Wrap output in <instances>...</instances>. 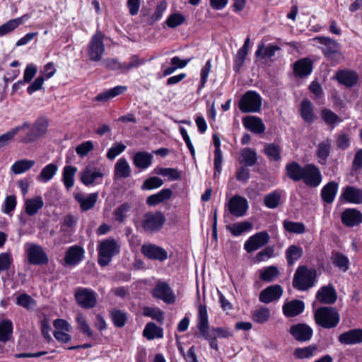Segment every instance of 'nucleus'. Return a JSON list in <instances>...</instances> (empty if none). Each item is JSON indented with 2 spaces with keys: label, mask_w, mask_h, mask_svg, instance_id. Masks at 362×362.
I'll use <instances>...</instances> for the list:
<instances>
[{
  "label": "nucleus",
  "mask_w": 362,
  "mask_h": 362,
  "mask_svg": "<svg viewBox=\"0 0 362 362\" xmlns=\"http://www.w3.org/2000/svg\"><path fill=\"white\" fill-rule=\"evenodd\" d=\"M300 112L301 117L305 122L311 124L315 121L313 106L310 100L305 99L301 101Z\"/></svg>",
  "instance_id": "nucleus-38"
},
{
  "label": "nucleus",
  "mask_w": 362,
  "mask_h": 362,
  "mask_svg": "<svg viewBox=\"0 0 362 362\" xmlns=\"http://www.w3.org/2000/svg\"><path fill=\"white\" fill-rule=\"evenodd\" d=\"M284 227L289 233L302 234L305 232V226L303 223L293 222L290 221H284Z\"/></svg>",
  "instance_id": "nucleus-57"
},
{
  "label": "nucleus",
  "mask_w": 362,
  "mask_h": 362,
  "mask_svg": "<svg viewBox=\"0 0 362 362\" xmlns=\"http://www.w3.org/2000/svg\"><path fill=\"white\" fill-rule=\"evenodd\" d=\"M332 264L340 270L345 272L349 269V260L348 257L339 252H333L331 256Z\"/></svg>",
  "instance_id": "nucleus-42"
},
{
  "label": "nucleus",
  "mask_w": 362,
  "mask_h": 362,
  "mask_svg": "<svg viewBox=\"0 0 362 362\" xmlns=\"http://www.w3.org/2000/svg\"><path fill=\"white\" fill-rule=\"evenodd\" d=\"M30 127V124L28 122H23L21 126H18L11 129L6 133L0 136V148L8 144L9 142L13 139L14 136L17 134L19 131L24 130Z\"/></svg>",
  "instance_id": "nucleus-40"
},
{
  "label": "nucleus",
  "mask_w": 362,
  "mask_h": 362,
  "mask_svg": "<svg viewBox=\"0 0 362 362\" xmlns=\"http://www.w3.org/2000/svg\"><path fill=\"white\" fill-rule=\"evenodd\" d=\"M305 304L300 300H292L284 303L282 310L284 315L287 317H296L303 312Z\"/></svg>",
  "instance_id": "nucleus-22"
},
{
  "label": "nucleus",
  "mask_w": 362,
  "mask_h": 362,
  "mask_svg": "<svg viewBox=\"0 0 362 362\" xmlns=\"http://www.w3.org/2000/svg\"><path fill=\"white\" fill-rule=\"evenodd\" d=\"M263 152L272 162H279L281 159V148L276 144H265Z\"/></svg>",
  "instance_id": "nucleus-36"
},
{
  "label": "nucleus",
  "mask_w": 362,
  "mask_h": 362,
  "mask_svg": "<svg viewBox=\"0 0 362 362\" xmlns=\"http://www.w3.org/2000/svg\"><path fill=\"white\" fill-rule=\"evenodd\" d=\"M105 37L102 31L98 30L91 37L87 50L88 58L91 62L101 61L105 51L103 42Z\"/></svg>",
  "instance_id": "nucleus-7"
},
{
  "label": "nucleus",
  "mask_w": 362,
  "mask_h": 362,
  "mask_svg": "<svg viewBox=\"0 0 362 362\" xmlns=\"http://www.w3.org/2000/svg\"><path fill=\"white\" fill-rule=\"evenodd\" d=\"M26 255L31 264L42 265L49 262V258L43 248L36 244H32L26 249Z\"/></svg>",
  "instance_id": "nucleus-13"
},
{
  "label": "nucleus",
  "mask_w": 362,
  "mask_h": 362,
  "mask_svg": "<svg viewBox=\"0 0 362 362\" xmlns=\"http://www.w3.org/2000/svg\"><path fill=\"white\" fill-rule=\"evenodd\" d=\"M110 316L114 325L117 327H123L127 322V313L118 309H113L110 312Z\"/></svg>",
  "instance_id": "nucleus-52"
},
{
  "label": "nucleus",
  "mask_w": 362,
  "mask_h": 362,
  "mask_svg": "<svg viewBox=\"0 0 362 362\" xmlns=\"http://www.w3.org/2000/svg\"><path fill=\"white\" fill-rule=\"evenodd\" d=\"M35 164V162L33 160H19L13 164L11 166V170L16 175L21 174L32 168Z\"/></svg>",
  "instance_id": "nucleus-45"
},
{
  "label": "nucleus",
  "mask_w": 362,
  "mask_h": 362,
  "mask_svg": "<svg viewBox=\"0 0 362 362\" xmlns=\"http://www.w3.org/2000/svg\"><path fill=\"white\" fill-rule=\"evenodd\" d=\"M245 127L255 134H262L265 131V125L262 119L255 116H247L243 119Z\"/></svg>",
  "instance_id": "nucleus-27"
},
{
  "label": "nucleus",
  "mask_w": 362,
  "mask_h": 362,
  "mask_svg": "<svg viewBox=\"0 0 362 362\" xmlns=\"http://www.w3.org/2000/svg\"><path fill=\"white\" fill-rule=\"evenodd\" d=\"M313 40L321 45L320 47L325 57L334 64H339L344 59L340 44L328 37L318 36Z\"/></svg>",
  "instance_id": "nucleus-2"
},
{
  "label": "nucleus",
  "mask_w": 362,
  "mask_h": 362,
  "mask_svg": "<svg viewBox=\"0 0 362 362\" xmlns=\"http://www.w3.org/2000/svg\"><path fill=\"white\" fill-rule=\"evenodd\" d=\"M103 173L100 171L93 170L90 166L86 167L80 173V180L86 186L91 185L95 180L103 177Z\"/></svg>",
  "instance_id": "nucleus-30"
},
{
  "label": "nucleus",
  "mask_w": 362,
  "mask_h": 362,
  "mask_svg": "<svg viewBox=\"0 0 362 362\" xmlns=\"http://www.w3.org/2000/svg\"><path fill=\"white\" fill-rule=\"evenodd\" d=\"M293 69L300 77L307 76L312 72L313 62L306 58L299 59L294 64Z\"/></svg>",
  "instance_id": "nucleus-35"
},
{
  "label": "nucleus",
  "mask_w": 362,
  "mask_h": 362,
  "mask_svg": "<svg viewBox=\"0 0 362 362\" xmlns=\"http://www.w3.org/2000/svg\"><path fill=\"white\" fill-rule=\"evenodd\" d=\"M270 236L267 231H261L252 235L244 244L245 250L248 252H252L267 245Z\"/></svg>",
  "instance_id": "nucleus-15"
},
{
  "label": "nucleus",
  "mask_w": 362,
  "mask_h": 362,
  "mask_svg": "<svg viewBox=\"0 0 362 362\" xmlns=\"http://www.w3.org/2000/svg\"><path fill=\"white\" fill-rule=\"evenodd\" d=\"M143 315L150 317L158 322L163 320V312L158 308L144 307L143 309Z\"/></svg>",
  "instance_id": "nucleus-61"
},
{
  "label": "nucleus",
  "mask_w": 362,
  "mask_h": 362,
  "mask_svg": "<svg viewBox=\"0 0 362 362\" xmlns=\"http://www.w3.org/2000/svg\"><path fill=\"white\" fill-rule=\"evenodd\" d=\"M98 263L101 267L110 264L112 258L120 252V245L113 238L99 242L98 245Z\"/></svg>",
  "instance_id": "nucleus-1"
},
{
  "label": "nucleus",
  "mask_w": 362,
  "mask_h": 362,
  "mask_svg": "<svg viewBox=\"0 0 362 362\" xmlns=\"http://www.w3.org/2000/svg\"><path fill=\"white\" fill-rule=\"evenodd\" d=\"M262 106V98L255 91L248 90L239 101V109L243 112H259Z\"/></svg>",
  "instance_id": "nucleus-8"
},
{
  "label": "nucleus",
  "mask_w": 362,
  "mask_h": 362,
  "mask_svg": "<svg viewBox=\"0 0 362 362\" xmlns=\"http://www.w3.org/2000/svg\"><path fill=\"white\" fill-rule=\"evenodd\" d=\"M282 293L283 289L280 285H272L262 290L259 298L264 303H269L280 298Z\"/></svg>",
  "instance_id": "nucleus-19"
},
{
  "label": "nucleus",
  "mask_w": 362,
  "mask_h": 362,
  "mask_svg": "<svg viewBox=\"0 0 362 362\" xmlns=\"http://www.w3.org/2000/svg\"><path fill=\"white\" fill-rule=\"evenodd\" d=\"M247 54L248 51L245 49L240 48L238 50L233 66V69L235 72H238L242 68Z\"/></svg>",
  "instance_id": "nucleus-64"
},
{
  "label": "nucleus",
  "mask_w": 362,
  "mask_h": 362,
  "mask_svg": "<svg viewBox=\"0 0 362 362\" xmlns=\"http://www.w3.org/2000/svg\"><path fill=\"white\" fill-rule=\"evenodd\" d=\"M153 297L162 300L167 304H173L176 300V296L169 284L165 281H157L151 291Z\"/></svg>",
  "instance_id": "nucleus-9"
},
{
  "label": "nucleus",
  "mask_w": 362,
  "mask_h": 362,
  "mask_svg": "<svg viewBox=\"0 0 362 362\" xmlns=\"http://www.w3.org/2000/svg\"><path fill=\"white\" fill-rule=\"evenodd\" d=\"M163 184L162 179L158 177H151L146 179L141 185L143 190H151L161 187Z\"/></svg>",
  "instance_id": "nucleus-60"
},
{
  "label": "nucleus",
  "mask_w": 362,
  "mask_h": 362,
  "mask_svg": "<svg viewBox=\"0 0 362 362\" xmlns=\"http://www.w3.org/2000/svg\"><path fill=\"white\" fill-rule=\"evenodd\" d=\"M317 348L316 345H310L304 348H296L294 350L293 356L299 359L308 358L313 355Z\"/></svg>",
  "instance_id": "nucleus-53"
},
{
  "label": "nucleus",
  "mask_w": 362,
  "mask_h": 362,
  "mask_svg": "<svg viewBox=\"0 0 362 362\" xmlns=\"http://www.w3.org/2000/svg\"><path fill=\"white\" fill-rule=\"evenodd\" d=\"M242 162L246 167H252L257 163L256 151L250 148H245L241 152Z\"/></svg>",
  "instance_id": "nucleus-49"
},
{
  "label": "nucleus",
  "mask_w": 362,
  "mask_h": 362,
  "mask_svg": "<svg viewBox=\"0 0 362 362\" xmlns=\"http://www.w3.org/2000/svg\"><path fill=\"white\" fill-rule=\"evenodd\" d=\"M143 335L148 340H151L155 338H162L163 335V329L155 323L148 322L146 324L143 331Z\"/></svg>",
  "instance_id": "nucleus-43"
},
{
  "label": "nucleus",
  "mask_w": 362,
  "mask_h": 362,
  "mask_svg": "<svg viewBox=\"0 0 362 362\" xmlns=\"http://www.w3.org/2000/svg\"><path fill=\"white\" fill-rule=\"evenodd\" d=\"M252 228V224L247 221L240 222L233 225H228L226 228L234 236L240 235L245 231L250 230Z\"/></svg>",
  "instance_id": "nucleus-48"
},
{
  "label": "nucleus",
  "mask_w": 362,
  "mask_h": 362,
  "mask_svg": "<svg viewBox=\"0 0 362 362\" xmlns=\"http://www.w3.org/2000/svg\"><path fill=\"white\" fill-rule=\"evenodd\" d=\"M16 304L19 306H22L27 310L32 309L36 305V301L28 294L22 293L17 296Z\"/></svg>",
  "instance_id": "nucleus-54"
},
{
  "label": "nucleus",
  "mask_w": 362,
  "mask_h": 362,
  "mask_svg": "<svg viewBox=\"0 0 362 362\" xmlns=\"http://www.w3.org/2000/svg\"><path fill=\"white\" fill-rule=\"evenodd\" d=\"M339 341L345 345L357 344L362 342V329H353L341 334Z\"/></svg>",
  "instance_id": "nucleus-21"
},
{
  "label": "nucleus",
  "mask_w": 362,
  "mask_h": 362,
  "mask_svg": "<svg viewBox=\"0 0 362 362\" xmlns=\"http://www.w3.org/2000/svg\"><path fill=\"white\" fill-rule=\"evenodd\" d=\"M13 324L10 320H4L0 322V341L6 343L12 337Z\"/></svg>",
  "instance_id": "nucleus-44"
},
{
  "label": "nucleus",
  "mask_w": 362,
  "mask_h": 362,
  "mask_svg": "<svg viewBox=\"0 0 362 362\" xmlns=\"http://www.w3.org/2000/svg\"><path fill=\"white\" fill-rule=\"evenodd\" d=\"M314 320L317 325L324 329H332L339 325L340 315L335 308L325 306L315 311Z\"/></svg>",
  "instance_id": "nucleus-3"
},
{
  "label": "nucleus",
  "mask_w": 362,
  "mask_h": 362,
  "mask_svg": "<svg viewBox=\"0 0 362 362\" xmlns=\"http://www.w3.org/2000/svg\"><path fill=\"white\" fill-rule=\"evenodd\" d=\"M58 167L54 163H50L44 167L40 173L37 175V179L44 182L49 181L57 173Z\"/></svg>",
  "instance_id": "nucleus-47"
},
{
  "label": "nucleus",
  "mask_w": 362,
  "mask_h": 362,
  "mask_svg": "<svg viewBox=\"0 0 362 362\" xmlns=\"http://www.w3.org/2000/svg\"><path fill=\"white\" fill-rule=\"evenodd\" d=\"M29 15L25 14L23 16L11 19L0 26V36L5 35L14 30L20 25L23 24L24 20L28 19Z\"/></svg>",
  "instance_id": "nucleus-37"
},
{
  "label": "nucleus",
  "mask_w": 362,
  "mask_h": 362,
  "mask_svg": "<svg viewBox=\"0 0 362 362\" xmlns=\"http://www.w3.org/2000/svg\"><path fill=\"white\" fill-rule=\"evenodd\" d=\"M74 296L78 305L84 309H90L96 305L97 294L91 289L78 288Z\"/></svg>",
  "instance_id": "nucleus-10"
},
{
  "label": "nucleus",
  "mask_w": 362,
  "mask_h": 362,
  "mask_svg": "<svg viewBox=\"0 0 362 362\" xmlns=\"http://www.w3.org/2000/svg\"><path fill=\"white\" fill-rule=\"evenodd\" d=\"M84 250L78 245L70 247L65 253L64 261L67 265L74 266L78 264L83 258Z\"/></svg>",
  "instance_id": "nucleus-20"
},
{
  "label": "nucleus",
  "mask_w": 362,
  "mask_h": 362,
  "mask_svg": "<svg viewBox=\"0 0 362 362\" xmlns=\"http://www.w3.org/2000/svg\"><path fill=\"white\" fill-rule=\"evenodd\" d=\"M341 223L347 227H354L362 223V214L356 209H346L341 216Z\"/></svg>",
  "instance_id": "nucleus-18"
},
{
  "label": "nucleus",
  "mask_w": 362,
  "mask_h": 362,
  "mask_svg": "<svg viewBox=\"0 0 362 362\" xmlns=\"http://www.w3.org/2000/svg\"><path fill=\"white\" fill-rule=\"evenodd\" d=\"M303 255V250L301 247L292 245H290L286 250V258L287 263L289 266L293 264V263L299 259Z\"/></svg>",
  "instance_id": "nucleus-46"
},
{
  "label": "nucleus",
  "mask_w": 362,
  "mask_h": 362,
  "mask_svg": "<svg viewBox=\"0 0 362 362\" xmlns=\"http://www.w3.org/2000/svg\"><path fill=\"white\" fill-rule=\"evenodd\" d=\"M316 276L317 272L315 269L300 266L294 274L293 286L299 291H307L314 286Z\"/></svg>",
  "instance_id": "nucleus-4"
},
{
  "label": "nucleus",
  "mask_w": 362,
  "mask_h": 362,
  "mask_svg": "<svg viewBox=\"0 0 362 362\" xmlns=\"http://www.w3.org/2000/svg\"><path fill=\"white\" fill-rule=\"evenodd\" d=\"M338 183L331 181L325 185L321 190V198L327 204H332L338 191Z\"/></svg>",
  "instance_id": "nucleus-31"
},
{
  "label": "nucleus",
  "mask_w": 362,
  "mask_h": 362,
  "mask_svg": "<svg viewBox=\"0 0 362 362\" xmlns=\"http://www.w3.org/2000/svg\"><path fill=\"white\" fill-rule=\"evenodd\" d=\"M252 317L255 322L259 324L265 323L270 317V310L268 308L262 306L252 313Z\"/></svg>",
  "instance_id": "nucleus-50"
},
{
  "label": "nucleus",
  "mask_w": 362,
  "mask_h": 362,
  "mask_svg": "<svg viewBox=\"0 0 362 362\" xmlns=\"http://www.w3.org/2000/svg\"><path fill=\"white\" fill-rule=\"evenodd\" d=\"M336 78L339 83L351 88L356 84L358 77L355 71L343 70L337 72Z\"/></svg>",
  "instance_id": "nucleus-29"
},
{
  "label": "nucleus",
  "mask_w": 362,
  "mask_h": 362,
  "mask_svg": "<svg viewBox=\"0 0 362 362\" xmlns=\"http://www.w3.org/2000/svg\"><path fill=\"white\" fill-rule=\"evenodd\" d=\"M131 167L127 159L125 158L118 159L114 168L115 180L129 177L131 175Z\"/></svg>",
  "instance_id": "nucleus-26"
},
{
  "label": "nucleus",
  "mask_w": 362,
  "mask_h": 362,
  "mask_svg": "<svg viewBox=\"0 0 362 362\" xmlns=\"http://www.w3.org/2000/svg\"><path fill=\"white\" fill-rule=\"evenodd\" d=\"M153 156L146 151L136 152L133 157L134 165L141 169L148 168L152 163Z\"/></svg>",
  "instance_id": "nucleus-33"
},
{
  "label": "nucleus",
  "mask_w": 362,
  "mask_h": 362,
  "mask_svg": "<svg viewBox=\"0 0 362 362\" xmlns=\"http://www.w3.org/2000/svg\"><path fill=\"white\" fill-rule=\"evenodd\" d=\"M341 198L349 203L362 204V189L354 186H346L343 189Z\"/></svg>",
  "instance_id": "nucleus-23"
},
{
  "label": "nucleus",
  "mask_w": 362,
  "mask_h": 362,
  "mask_svg": "<svg viewBox=\"0 0 362 362\" xmlns=\"http://www.w3.org/2000/svg\"><path fill=\"white\" fill-rule=\"evenodd\" d=\"M285 169L286 175L293 182L300 181L303 178L305 165L302 166L298 163L293 161L286 164Z\"/></svg>",
  "instance_id": "nucleus-28"
},
{
  "label": "nucleus",
  "mask_w": 362,
  "mask_h": 362,
  "mask_svg": "<svg viewBox=\"0 0 362 362\" xmlns=\"http://www.w3.org/2000/svg\"><path fill=\"white\" fill-rule=\"evenodd\" d=\"M77 168L72 165H65L62 173V181L67 189L74 185V177L77 173Z\"/></svg>",
  "instance_id": "nucleus-41"
},
{
  "label": "nucleus",
  "mask_w": 362,
  "mask_h": 362,
  "mask_svg": "<svg viewBox=\"0 0 362 362\" xmlns=\"http://www.w3.org/2000/svg\"><path fill=\"white\" fill-rule=\"evenodd\" d=\"M103 66L109 70L124 73V63L119 62L117 59H106L102 62Z\"/></svg>",
  "instance_id": "nucleus-55"
},
{
  "label": "nucleus",
  "mask_w": 362,
  "mask_h": 362,
  "mask_svg": "<svg viewBox=\"0 0 362 362\" xmlns=\"http://www.w3.org/2000/svg\"><path fill=\"white\" fill-rule=\"evenodd\" d=\"M281 193L275 190L264 197V205L269 209H276L280 203Z\"/></svg>",
  "instance_id": "nucleus-51"
},
{
  "label": "nucleus",
  "mask_w": 362,
  "mask_h": 362,
  "mask_svg": "<svg viewBox=\"0 0 362 362\" xmlns=\"http://www.w3.org/2000/svg\"><path fill=\"white\" fill-rule=\"evenodd\" d=\"M279 270L274 266H270L260 272L259 278L267 282H271L279 275Z\"/></svg>",
  "instance_id": "nucleus-56"
},
{
  "label": "nucleus",
  "mask_w": 362,
  "mask_h": 362,
  "mask_svg": "<svg viewBox=\"0 0 362 362\" xmlns=\"http://www.w3.org/2000/svg\"><path fill=\"white\" fill-rule=\"evenodd\" d=\"M173 191L169 188L163 189L156 194H152L147 197L146 204L148 206H156L171 198Z\"/></svg>",
  "instance_id": "nucleus-32"
},
{
  "label": "nucleus",
  "mask_w": 362,
  "mask_h": 362,
  "mask_svg": "<svg viewBox=\"0 0 362 362\" xmlns=\"http://www.w3.org/2000/svg\"><path fill=\"white\" fill-rule=\"evenodd\" d=\"M316 298L322 303L333 304L337 300V295L332 286H325L317 291Z\"/></svg>",
  "instance_id": "nucleus-24"
},
{
  "label": "nucleus",
  "mask_w": 362,
  "mask_h": 362,
  "mask_svg": "<svg viewBox=\"0 0 362 362\" xmlns=\"http://www.w3.org/2000/svg\"><path fill=\"white\" fill-rule=\"evenodd\" d=\"M48 122L46 119H40L37 120L30 127L25 136L20 139V141L24 144H29L35 141L43 136L47 130Z\"/></svg>",
  "instance_id": "nucleus-11"
},
{
  "label": "nucleus",
  "mask_w": 362,
  "mask_h": 362,
  "mask_svg": "<svg viewBox=\"0 0 362 362\" xmlns=\"http://www.w3.org/2000/svg\"><path fill=\"white\" fill-rule=\"evenodd\" d=\"M13 263V257L10 252L0 253V274L8 271Z\"/></svg>",
  "instance_id": "nucleus-62"
},
{
  "label": "nucleus",
  "mask_w": 362,
  "mask_h": 362,
  "mask_svg": "<svg viewBox=\"0 0 362 362\" xmlns=\"http://www.w3.org/2000/svg\"><path fill=\"white\" fill-rule=\"evenodd\" d=\"M289 333L296 341L305 342L310 340L313 337V331L307 324L298 323L290 327Z\"/></svg>",
  "instance_id": "nucleus-17"
},
{
  "label": "nucleus",
  "mask_w": 362,
  "mask_h": 362,
  "mask_svg": "<svg viewBox=\"0 0 362 362\" xmlns=\"http://www.w3.org/2000/svg\"><path fill=\"white\" fill-rule=\"evenodd\" d=\"M332 148V141L329 139L319 143L317 148V156L320 158L321 164H325L329 156Z\"/></svg>",
  "instance_id": "nucleus-39"
},
{
  "label": "nucleus",
  "mask_w": 362,
  "mask_h": 362,
  "mask_svg": "<svg viewBox=\"0 0 362 362\" xmlns=\"http://www.w3.org/2000/svg\"><path fill=\"white\" fill-rule=\"evenodd\" d=\"M197 328L201 335L209 341L210 347L218 350V343L215 334L209 332L207 309L205 305H200L198 311Z\"/></svg>",
  "instance_id": "nucleus-6"
},
{
  "label": "nucleus",
  "mask_w": 362,
  "mask_h": 362,
  "mask_svg": "<svg viewBox=\"0 0 362 362\" xmlns=\"http://www.w3.org/2000/svg\"><path fill=\"white\" fill-rule=\"evenodd\" d=\"M321 117L323 121L329 125L341 122V119L338 115L327 108L322 110Z\"/></svg>",
  "instance_id": "nucleus-58"
},
{
  "label": "nucleus",
  "mask_w": 362,
  "mask_h": 362,
  "mask_svg": "<svg viewBox=\"0 0 362 362\" xmlns=\"http://www.w3.org/2000/svg\"><path fill=\"white\" fill-rule=\"evenodd\" d=\"M301 180L305 185L310 187H317L322 180V175L318 167L314 164L305 165V171Z\"/></svg>",
  "instance_id": "nucleus-12"
},
{
  "label": "nucleus",
  "mask_w": 362,
  "mask_h": 362,
  "mask_svg": "<svg viewBox=\"0 0 362 362\" xmlns=\"http://www.w3.org/2000/svg\"><path fill=\"white\" fill-rule=\"evenodd\" d=\"M98 197V193H91L87 197H84L81 193L74 194V199L80 204L82 211H87L92 209L97 202Z\"/></svg>",
  "instance_id": "nucleus-25"
},
{
  "label": "nucleus",
  "mask_w": 362,
  "mask_h": 362,
  "mask_svg": "<svg viewBox=\"0 0 362 362\" xmlns=\"http://www.w3.org/2000/svg\"><path fill=\"white\" fill-rule=\"evenodd\" d=\"M44 206V202L40 196L33 199H27L25 202V212L30 216L35 215Z\"/></svg>",
  "instance_id": "nucleus-34"
},
{
  "label": "nucleus",
  "mask_w": 362,
  "mask_h": 362,
  "mask_svg": "<svg viewBox=\"0 0 362 362\" xmlns=\"http://www.w3.org/2000/svg\"><path fill=\"white\" fill-rule=\"evenodd\" d=\"M228 208L230 213L236 216H243L248 209V203L245 197L235 195L228 202Z\"/></svg>",
  "instance_id": "nucleus-16"
},
{
  "label": "nucleus",
  "mask_w": 362,
  "mask_h": 362,
  "mask_svg": "<svg viewBox=\"0 0 362 362\" xmlns=\"http://www.w3.org/2000/svg\"><path fill=\"white\" fill-rule=\"evenodd\" d=\"M185 21V17L180 13H175L168 16L165 23L170 28H175Z\"/></svg>",
  "instance_id": "nucleus-59"
},
{
  "label": "nucleus",
  "mask_w": 362,
  "mask_h": 362,
  "mask_svg": "<svg viewBox=\"0 0 362 362\" xmlns=\"http://www.w3.org/2000/svg\"><path fill=\"white\" fill-rule=\"evenodd\" d=\"M141 252L145 257L151 260L163 262L168 259V252L163 247L152 244H144Z\"/></svg>",
  "instance_id": "nucleus-14"
},
{
  "label": "nucleus",
  "mask_w": 362,
  "mask_h": 362,
  "mask_svg": "<svg viewBox=\"0 0 362 362\" xmlns=\"http://www.w3.org/2000/svg\"><path fill=\"white\" fill-rule=\"evenodd\" d=\"M165 221V216L162 211H148L142 216L141 226L145 233L153 234L162 229Z\"/></svg>",
  "instance_id": "nucleus-5"
},
{
  "label": "nucleus",
  "mask_w": 362,
  "mask_h": 362,
  "mask_svg": "<svg viewBox=\"0 0 362 362\" xmlns=\"http://www.w3.org/2000/svg\"><path fill=\"white\" fill-rule=\"evenodd\" d=\"M131 209V205L127 202L123 203L118 206L114 211L115 218L117 221L122 223L124 221L127 216V213Z\"/></svg>",
  "instance_id": "nucleus-63"
}]
</instances>
